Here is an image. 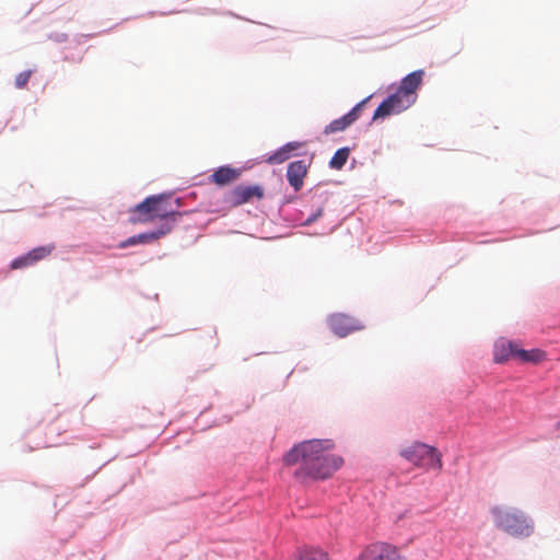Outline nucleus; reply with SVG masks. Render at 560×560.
I'll return each instance as SVG.
<instances>
[{"label":"nucleus","instance_id":"f257e3e1","mask_svg":"<svg viewBox=\"0 0 560 560\" xmlns=\"http://www.w3.org/2000/svg\"><path fill=\"white\" fill-rule=\"evenodd\" d=\"M332 440H308L293 446L283 457L288 466L299 465L294 478L300 482L308 479H326L339 469L342 458L332 454Z\"/></svg>","mask_w":560,"mask_h":560},{"label":"nucleus","instance_id":"f03ea898","mask_svg":"<svg viewBox=\"0 0 560 560\" xmlns=\"http://www.w3.org/2000/svg\"><path fill=\"white\" fill-rule=\"evenodd\" d=\"M178 201V199L175 200L176 206L174 207L170 196L163 194L150 196L130 210V221L132 223H147L160 219L175 222L182 215L176 210L179 205Z\"/></svg>","mask_w":560,"mask_h":560},{"label":"nucleus","instance_id":"7ed1b4c3","mask_svg":"<svg viewBox=\"0 0 560 560\" xmlns=\"http://www.w3.org/2000/svg\"><path fill=\"white\" fill-rule=\"evenodd\" d=\"M491 515L497 528L515 538H526L534 533L533 520L521 509L493 506Z\"/></svg>","mask_w":560,"mask_h":560},{"label":"nucleus","instance_id":"20e7f679","mask_svg":"<svg viewBox=\"0 0 560 560\" xmlns=\"http://www.w3.org/2000/svg\"><path fill=\"white\" fill-rule=\"evenodd\" d=\"M400 455L415 466L427 470H440L442 468L440 452L435 447L424 443L415 442L413 444L402 448L400 451Z\"/></svg>","mask_w":560,"mask_h":560},{"label":"nucleus","instance_id":"39448f33","mask_svg":"<svg viewBox=\"0 0 560 560\" xmlns=\"http://www.w3.org/2000/svg\"><path fill=\"white\" fill-rule=\"evenodd\" d=\"M412 104H415V102L397 89L394 94L389 95L378 105L374 112L373 119L376 120L392 114H399L409 108Z\"/></svg>","mask_w":560,"mask_h":560},{"label":"nucleus","instance_id":"423d86ee","mask_svg":"<svg viewBox=\"0 0 560 560\" xmlns=\"http://www.w3.org/2000/svg\"><path fill=\"white\" fill-rule=\"evenodd\" d=\"M358 560H406L394 545L377 541L366 546Z\"/></svg>","mask_w":560,"mask_h":560},{"label":"nucleus","instance_id":"0eeeda50","mask_svg":"<svg viewBox=\"0 0 560 560\" xmlns=\"http://www.w3.org/2000/svg\"><path fill=\"white\" fill-rule=\"evenodd\" d=\"M330 329L339 337H346L351 332L361 330L364 325L357 318L346 314H332L328 318Z\"/></svg>","mask_w":560,"mask_h":560},{"label":"nucleus","instance_id":"6e6552de","mask_svg":"<svg viewBox=\"0 0 560 560\" xmlns=\"http://www.w3.org/2000/svg\"><path fill=\"white\" fill-rule=\"evenodd\" d=\"M264 198V188L259 185H238L229 192L228 200L233 207H238L244 203L250 202L254 199L260 200Z\"/></svg>","mask_w":560,"mask_h":560},{"label":"nucleus","instance_id":"1a4fd4ad","mask_svg":"<svg viewBox=\"0 0 560 560\" xmlns=\"http://www.w3.org/2000/svg\"><path fill=\"white\" fill-rule=\"evenodd\" d=\"M172 229H173V225L166 222V223L162 224L155 231L141 233L139 235H133V236L120 242L118 247L126 248L128 246H135L138 244H147V243L154 242V241L165 236L166 234H168L172 231Z\"/></svg>","mask_w":560,"mask_h":560},{"label":"nucleus","instance_id":"9d476101","mask_svg":"<svg viewBox=\"0 0 560 560\" xmlns=\"http://www.w3.org/2000/svg\"><path fill=\"white\" fill-rule=\"evenodd\" d=\"M54 249H55V246L51 244L33 248L26 255L14 259L11 262V268L20 269V268L30 267V266L36 264L37 261L46 258L47 256H49Z\"/></svg>","mask_w":560,"mask_h":560},{"label":"nucleus","instance_id":"9b49d317","mask_svg":"<svg viewBox=\"0 0 560 560\" xmlns=\"http://www.w3.org/2000/svg\"><path fill=\"white\" fill-rule=\"evenodd\" d=\"M364 105V101L357 104L348 114L342 117L332 120L329 125L325 127V133H335L340 132L351 126L360 116V112Z\"/></svg>","mask_w":560,"mask_h":560},{"label":"nucleus","instance_id":"f8f14e48","mask_svg":"<svg viewBox=\"0 0 560 560\" xmlns=\"http://www.w3.org/2000/svg\"><path fill=\"white\" fill-rule=\"evenodd\" d=\"M308 165L303 160L291 162L287 170V179L299 191L304 185V178L307 175Z\"/></svg>","mask_w":560,"mask_h":560},{"label":"nucleus","instance_id":"ddd939ff","mask_svg":"<svg viewBox=\"0 0 560 560\" xmlns=\"http://www.w3.org/2000/svg\"><path fill=\"white\" fill-rule=\"evenodd\" d=\"M423 77H424L423 70H416V71L409 73L401 80L398 90L400 92H402L411 101L416 102L417 90L422 84Z\"/></svg>","mask_w":560,"mask_h":560},{"label":"nucleus","instance_id":"4468645a","mask_svg":"<svg viewBox=\"0 0 560 560\" xmlns=\"http://www.w3.org/2000/svg\"><path fill=\"white\" fill-rule=\"evenodd\" d=\"M242 175V171L240 168H233L231 166H221L217 171H214L210 180L218 186H225L231 183L236 182Z\"/></svg>","mask_w":560,"mask_h":560},{"label":"nucleus","instance_id":"2eb2a0df","mask_svg":"<svg viewBox=\"0 0 560 560\" xmlns=\"http://www.w3.org/2000/svg\"><path fill=\"white\" fill-rule=\"evenodd\" d=\"M516 343L508 340H499L494 345L493 357L497 363L506 362L515 358Z\"/></svg>","mask_w":560,"mask_h":560},{"label":"nucleus","instance_id":"dca6fc26","mask_svg":"<svg viewBox=\"0 0 560 560\" xmlns=\"http://www.w3.org/2000/svg\"><path fill=\"white\" fill-rule=\"evenodd\" d=\"M546 354L539 349L524 350L516 345L515 358L520 362L539 363L545 359Z\"/></svg>","mask_w":560,"mask_h":560},{"label":"nucleus","instance_id":"f3484780","mask_svg":"<svg viewBox=\"0 0 560 560\" xmlns=\"http://www.w3.org/2000/svg\"><path fill=\"white\" fill-rule=\"evenodd\" d=\"M298 560H331L329 555L318 548H306L299 552Z\"/></svg>","mask_w":560,"mask_h":560},{"label":"nucleus","instance_id":"a211bd4d","mask_svg":"<svg viewBox=\"0 0 560 560\" xmlns=\"http://www.w3.org/2000/svg\"><path fill=\"white\" fill-rule=\"evenodd\" d=\"M350 155V150L348 148H341L337 150L329 161V166L334 170H341L347 163Z\"/></svg>","mask_w":560,"mask_h":560},{"label":"nucleus","instance_id":"6ab92c4d","mask_svg":"<svg viewBox=\"0 0 560 560\" xmlns=\"http://www.w3.org/2000/svg\"><path fill=\"white\" fill-rule=\"evenodd\" d=\"M289 158L290 155L287 153V151L283 148H280L267 159V162L269 164H280L287 161Z\"/></svg>","mask_w":560,"mask_h":560},{"label":"nucleus","instance_id":"aec40b11","mask_svg":"<svg viewBox=\"0 0 560 560\" xmlns=\"http://www.w3.org/2000/svg\"><path fill=\"white\" fill-rule=\"evenodd\" d=\"M31 75H32L31 70H26V71L19 73L15 78V86L18 89H24L27 85V83L31 79Z\"/></svg>","mask_w":560,"mask_h":560},{"label":"nucleus","instance_id":"412c9836","mask_svg":"<svg viewBox=\"0 0 560 560\" xmlns=\"http://www.w3.org/2000/svg\"><path fill=\"white\" fill-rule=\"evenodd\" d=\"M302 147V143L300 142H289L287 144H284L282 148L287 151V153L289 155H291V153L294 151V150H298Z\"/></svg>","mask_w":560,"mask_h":560},{"label":"nucleus","instance_id":"4be33fe9","mask_svg":"<svg viewBox=\"0 0 560 560\" xmlns=\"http://www.w3.org/2000/svg\"><path fill=\"white\" fill-rule=\"evenodd\" d=\"M302 147V143L300 142H289L287 144H284L282 148L287 151V153L289 155H291V153L294 151V150H298Z\"/></svg>","mask_w":560,"mask_h":560},{"label":"nucleus","instance_id":"5701e85b","mask_svg":"<svg viewBox=\"0 0 560 560\" xmlns=\"http://www.w3.org/2000/svg\"><path fill=\"white\" fill-rule=\"evenodd\" d=\"M557 429H560V421L557 423Z\"/></svg>","mask_w":560,"mask_h":560}]
</instances>
